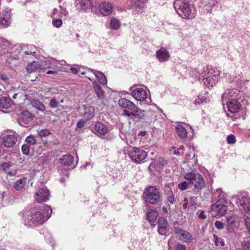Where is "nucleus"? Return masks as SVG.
I'll return each mask as SVG.
<instances>
[{"mask_svg":"<svg viewBox=\"0 0 250 250\" xmlns=\"http://www.w3.org/2000/svg\"><path fill=\"white\" fill-rule=\"evenodd\" d=\"M44 210L47 212L46 218L45 219L42 213V209L38 207H35L30 209L24 216V225L27 226H32L35 225H41L46 221L52 213L51 207L48 205H44Z\"/></svg>","mask_w":250,"mask_h":250,"instance_id":"obj_1","label":"nucleus"},{"mask_svg":"<svg viewBox=\"0 0 250 250\" xmlns=\"http://www.w3.org/2000/svg\"><path fill=\"white\" fill-rule=\"evenodd\" d=\"M173 6L175 11L181 18L192 19L195 17V13L192 11L188 1L176 0L173 3Z\"/></svg>","mask_w":250,"mask_h":250,"instance_id":"obj_2","label":"nucleus"},{"mask_svg":"<svg viewBox=\"0 0 250 250\" xmlns=\"http://www.w3.org/2000/svg\"><path fill=\"white\" fill-rule=\"evenodd\" d=\"M184 178L189 184H192L194 189L200 190L205 188L206 183L203 177L199 173L194 172H187L184 174Z\"/></svg>","mask_w":250,"mask_h":250,"instance_id":"obj_3","label":"nucleus"},{"mask_svg":"<svg viewBox=\"0 0 250 250\" xmlns=\"http://www.w3.org/2000/svg\"><path fill=\"white\" fill-rule=\"evenodd\" d=\"M143 197L146 202L154 204L159 201L160 194L155 187L149 186L145 188Z\"/></svg>","mask_w":250,"mask_h":250,"instance_id":"obj_4","label":"nucleus"},{"mask_svg":"<svg viewBox=\"0 0 250 250\" xmlns=\"http://www.w3.org/2000/svg\"><path fill=\"white\" fill-rule=\"evenodd\" d=\"M147 156V154L145 150L138 147H134L129 153V157L132 162L139 164L145 160Z\"/></svg>","mask_w":250,"mask_h":250,"instance_id":"obj_5","label":"nucleus"},{"mask_svg":"<svg viewBox=\"0 0 250 250\" xmlns=\"http://www.w3.org/2000/svg\"><path fill=\"white\" fill-rule=\"evenodd\" d=\"M225 201L223 199L218 200L211 207L212 214L214 216L224 215L227 211V207L225 205Z\"/></svg>","mask_w":250,"mask_h":250,"instance_id":"obj_6","label":"nucleus"},{"mask_svg":"<svg viewBox=\"0 0 250 250\" xmlns=\"http://www.w3.org/2000/svg\"><path fill=\"white\" fill-rule=\"evenodd\" d=\"M173 231L178 236L179 240L184 243H190L193 241V237L190 233L183 229L179 227H175Z\"/></svg>","mask_w":250,"mask_h":250,"instance_id":"obj_7","label":"nucleus"},{"mask_svg":"<svg viewBox=\"0 0 250 250\" xmlns=\"http://www.w3.org/2000/svg\"><path fill=\"white\" fill-rule=\"evenodd\" d=\"M11 17V10L8 8L5 9L0 16V28H4L9 25Z\"/></svg>","mask_w":250,"mask_h":250,"instance_id":"obj_8","label":"nucleus"},{"mask_svg":"<svg viewBox=\"0 0 250 250\" xmlns=\"http://www.w3.org/2000/svg\"><path fill=\"white\" fill-rule=\"evenodd\" d=\"M14 106L13 102L9 97H2L0 98V110L8 112Z\"/></svg>","mask_w":250,"mask_h":250,"instance_id":"obj_9","label":"nucleus"},{"mask_svg":"<svg viewBox=\"0 0 250 250\" xmlns=\"http://www.w3.org/2000/svg\"><path fill=\"white\" fill-rule=\"evenodd\" d=\"M49 196V191L46 188H40L35 194V199L39 203L46 202Z\"/></svg>","mask_w":250,"mask_h":250,"instance_id":"obj_10","label":"nucleus"},{"mask_svg":"<svg viewBox=\"0 0 250 250\" xmlns=\"http://www.w3.org/2000/svg\"><path fill=\"white\" fill-rule=\"evenodd\" d=\"M132 92V96L137 101H143L147 98V93L145 90L142 88H137L133 90V87L129 89Z\"/></svg>","mask_w":250,"mask_h":250,"instance_id":"obj_11","label":"nucleus"},{"mask_svg":"<svg viewBox=\"0 0 250 250\" xmlns=\"http://www.w3.org/2000/svg\"><path fill=\"white\" fill-rule=\"evenodd\" d=\"M240 91L236 88L226 90L222 96L223 104H224L225 101H229V99H236Z\"/></svg>","mask_w":250,"mask_h":250,"instance_id":"obj_12","label":"nucleus"},{"mask_svg":"<svg viewBox=\"0 0 250 250\" xmlns=\"http://www.w3.org/2000/svg\"><path fill=\"white\" fill-rule=\"evenodd\" d=\"M144 120L146 123L148 124L151 128H156L157 126L154 125L155 123L158 122L156 117V113L154 111H148L146 116H145Z\"/></svg>","mask_w":250,"mask_h":250,"instance_id":"obj_13","label":"nucleus"},{"mask_svg":"<svg viewBox=\"0 0 250 250\" xmlns=\"http://www.w3.org/2000/svg\"><path fill=\"white\" fill-rule=\"evenodd\" d=\"M92 131L96 134L104 135L108 132V129L107 126L100 122H97L95 123Z\"/></svg>","mask_w":250,"mask_h":250,"instance_id":"obj_14","label":"nucleus"},{"mask_svg":"<svg viewBox=\"0 0 250 250\" xmlns=\"http://www.w3.org/2000/svg\"><path fill=\"white\" fill-rule=\"evenodd\" d=\"M229 111L231 113H236L239 111L241 104L236 99H229V101H226Z\"/></svg>","mask_w":250,"mask_h":250,"instance_id":"obj_15","label":"nucleus"},{"mask_svg":"<svg viewBox=\"0 0 250 250\" xmlns=\"http://www.w3.org/2000/svg\"><path fill=\"white\" fill-rule=\"evenodd\" d=\"M15 50L14 52L23 55H31L36 53V51L33 50H29L28 46L25 44H16L15 46Z\"/></svg>","mask_w":250,"mask_h":250,"instance_id":"obj_16","label":"nucleus"},{"mask_svg":"<svg viewBox=\"0 0 250 250\" xmlns=\"http://www.w3.org/2000/svg\"><path fill=\"white\" fill-rule=\"evenodd\" d=\"M100 11L104 16H108L111 14L113 10L112 5L109 2L104 1L99 6Z\"/></svg>","mask_w":250,"mask_h":250,"instance_id":"obj_17","label":"nucleus"},{"mask_svg":"<svg viewBox=\"0 0 250 250\" xmlns=\"http://www.w3.org/2000/svg\"><path fill=\"white\" fill-rule=\"evenodd\" d=\"M169 227L167 220L164 217L159 218L158 221V231L161 235H164L167 232Z\"/></svg>","mask_w":250,"mask_h":250,"instance_id":"obj_18","label":"nucleus"},{"mask_svg":"<svg viewBox=\"0 0 250 250\" xmlns=\"http://www.w3.org/2000/svg\"><path fill=\"white\" fill-rule=\"evenodd\" d=\"M176 131L177 135L181 138L185 139L187 138L188 139H190L191 138L190 134H189V135H188V133H189V131H188V129L181 124H178L177 125L176 127Z\"/></svg>","mask_w":250,"mask_h":250,"instance_id":"obj_19","label":"nucleus"},{"mask_svg":"<svg viewBox=\"0 0 250 250\" xmlns=\"http://www.w3.org/2000/svg\"><path fill=\"white\" fill-rule=\"evenodd\" d=\"M156 56L160 62H166L170 57L169 52L164 48H161L157 50Z\"/></svg>","mask_w":250,"mask_h":250,"instance_id":"obj_20","label":"nucleus"},{"mask_svg":"<svg viewBox=\"0 0 250 250\" xmlns=\"http://www.w3.org/2000/svg\"><path fill=\"white\" fill-rule=\"evenodd\" d=\"M59 160L60 163L65 166L72 165L73 167H75V165L73 164L74 157L70 154L63 155Z\"/></svg>","mask_w":250,"mask_h":250,"instance_id":"obj_21","label":"nucleus"},{"mask_svg":"<svg viewBox=\"0 0 250 250\" xmlns=\"http://www.w3.org/2000/svg\"><path fill=\"white\" fill-rule=\"evenodd\" d=\"M17 141V138L15 135H8L3 139V145L5 147H11L13 146Z\"/></svg>","mask_w":250,"mask_h":250,"instance_id":"obj_22","label":"nucleus"},{"mask_svg":"<svg viewBox=\"0 0 250 250\" xmlns=\"http://www.w3.org/2000/svg\"><path fill=\"white\" fill-rule=\"evenodd\" d=\"M118 103L121 106L127 108L131 111H132L136 106L133 103L125 98H122L120 99Z\"/></svg>","mask_w":250,"mask_h":250,"instance_id":"obj_23","label":"nucleus"},{"mask_svg":"<svg viewBox=\"0 0 250 250\" xmlns=\"http://www.w3.org/2000/svg\"><path fill=\"white\" fill-rule=\"evenodd\" d=\"M89 71L92 72L97 77L99 82L102 84H106L107 83V79L104 73L99 71H97L91 68H88Z\"/></svg>","mask_w":250,"mask_h":250,"instance_id":"obj_24","label":"nucleus"},{"mask_svg":"<svg viewBox=\"0 0 250 250\" xmlns=\"http://www.w3.org/2000/svg\"><path fill=\"white\" fill-rule=\"evenodd\" d=\"M85 112L83 114L84 120L88 121L94 116L95 108L92 106L83 105Z\"/></svg>","mask_w":250,"mask_h":250,"instance_id":"obj_25","label":"nucleus"},{"mask_svg":"<svg viewBox=\"0 0 250 250\" xmlns=\"http://www.w3.org/2000/svg\"><path fill=\"white\" fill-rule=\"evenodd\" d=\"M203 82L205 85H209L212 87L218 83V76L216 75L209 76L206 78H204Z\"/></svg>","mask_w":250,"mask_h":250,"instance_id":"obj_26","label":"nucleus"},{"mask_svg":"<svg viewBox=\"0 0 250 250\" xmlns=\"http://www.w3.org/2000/svg\"><path fill=\"white\" fill-rule=\"evenodd\" d=\"M240 204L245 210H250V199L246 194L242 195L240 199Z\"/></svg>","mask_w":250,"mask_h":250,"instance_id":"obj_27","label":"nucleus"},{"mask_svg":"<svg viewBox=\"0 0 250 250\" xmlns=\"http://www.w3.org/2000/svg\"><path fill=\"white\" fill-rule=\"evenodd\" d=\"M144 110L138 107L137 106L131 111L132 116L134 117L135 119H137L138 120L143 119L145 117L144 113Z\"/></svg>","mask_w":250,"mask_h":250,"instance_id":"obj_28","label":"nucleus"},{"mask_svg":"<svg viewBox=\"0 0 250 250\" xmlns=\"http://www.w3.org/2000/svg\"><path fill=\"white\" fill-rule=\"evenodd\" d=\"M39 68L43 69L41 64L38 62L33 61L29 64L26 67V71L28 73H31L37 70Z\"/></svg>","mask_w":250,"mask_h":250,"instance_id":"obj_29","label":"nucleus"},{"mask_svg":"<svg viewBox=\"0 0 250 250\" xmlns=\"http://www.w3.org/2000/svg\"><path fill=\"white\" fill-rule=\"evenodd\" d=\"M158 214V212L155 209H150L148 210L146 214L147 218L151 224L154 222Z\"/></svg>","mask_w":250,"mask_h":250,"instance_id":"obj_30","label":"nucleus"},{"mask_svg":"<svg viewBox=\"0 0 250 250\" xmlns=\"http://www.w3.org/2000/svg\"><path fill=\"white\" fill-rule=\"evenodd\" d=\"M89 3L90 2L88 0H75L76 6L84 10L88 8Z\"/></svg>","mask_w":250,"mask_h":250,"instance_id":"obj_31","label":"nucleus"},{"mask_svg":"<svg viewBox=\"0 0 250 250\" xmlns=\"http://www.w3.org/2000/svg\"><path fill=\"white\" fill-rule=\"evenodd\" d=\"M95 91L98 99L102 100L104 97V91L97 83H94L93 85Z\"/></svg>","mask_w":250,"mask_h":250,"instance_id":"obj_32","label":"nucleus"},{"mask_svg":"<svg viewBox=\"0 0 250 250\" xmlns=\"http://www.w3.org/2000/svg\"><path fill=\"white\" fill-rule=\"evenodd\" d=\"M30 104L32 106L35 107L38 110L42 111H44L45 110V106L42 102L39 100H32L31 101Z\"/></svg>","mask_w":250,"mask_h":250,"instance_id":"obj_33","label":"nucleus"},{"mask_svg":"<svg viewBox=\"0 0 250 250\" xmlns=\"http://www.w3.org/2000/svg\"><path fill=\"white\" fill-rule=\"evenodd\" d=\"M25 183V179H20L14 183L13 188L17 190H21L24 187Z\"/></svg>","mask_w":250,"mask_h":250,"instance_id":"obj_34","label":"nucleus"},{"mask_svg":"<svg viewBox=\"0 0 250 250\" xmlns=\"http://www.w3.org/2000/svg\"><path fill=\"white\" fill-rule=\"evenodd\" d=\"M165 186L169 188L168 190H165L167 199L170 204H173L175 202V198L173 195V191L169 188V187L168 185H166Z\"/></svg>","mask_w":250,"mask_h":250,"instance_id":"obj_35","label":"nucleus"},{"mask_svg":"<svg viewBox=\"0 0 250 250\" xmlns=\"http://www.w3.org/2000/svg\"><path fill=\"white\" fill-rule=\"evenodd\" d=\"M121 26L120 21L116 18H113L110 21L111 28L113 30H118Z\"/></svg>","mask_w":250,"mask_h":250,"instance_id":"obj_36","label":"nucleus"},{"mask_svg":"<svg viewBox=\"0 0 250 250\" xmlns=\"http://www.w3.org/2000/svg\"><path fill=\"white\" fill-rule=\"evenodd\" d=\"M25 142L27 144L26 145L28 146H32L35 145L36 143L35 137L32 135H30L27 136L25 139Z\"/></svg>","mask_w":250,"mask_h":250,"instance_id":"obj_37","label":"nucleus"},{"mask_svg":"<svg viewBox=\"0 0 250 250\" xmlns=\"http://www.w3.org/2000/svg\"><path fill=\"white\" fill-rule=\"evenodd\" d=\"M52 24L54 26L57 28H59L61 27L62 24V21L61 18L59 17L57 18V17L55 18H52Z\"/></svg>","mask_w":250,"mask_h":250,"instance_id":"obj_38","label":"nucleus"},{"mask_svg":"<svg viewBox=\"0 0 250 250\" xmlns=\"http://www.w3.org/2000/svg\"><path fill=\"white\" fill-rule=\"evenodd\" d=\"M39 135L41 137H45L50 134V131L47 129H41L37 131Z\"/></svg>","mask_w":250,"mask_h":250,"instance_id":"obj_39","label":"nucleus"},{"mask_svg":"<svg viewBox=\"0 0 250 250\" xmlns=\"http://www.w3.org/2000/svg\"><path fill=\"white\" fill-rule=\"evenodd\" d=\"M242 250H250V242L249 241H243L241 242Z\"/></svg>","mask_w":250,"mask_h":250,"instance_id":"obj_40","label":"nucleus"},{"mask_svg":"<svg viewBox=\"0 0 250 250\" xmlns=\"http://www.w3.org/2000/svg\"><path fill=\"white\" fill-rule=\"evenodd\" d=\"M19 56L17 54L12 55L10 54L7 57L6 61L8 63H11L13 60H19Z\"/></svg>","mask_w":250,"mask_h":250,"instance_id":"obj_41","label":"nucleus"},{"mask_svg":"<svg viewBox=\"0 0 250 250\" xmlns=\"http://www.w3.org/2000/svg\"><path fill=\"white\" fill-rule=\"evenodd\" d=\"M59 104V102L56 100V99L55 98H53L51 99L50 100V102L49 103V106L52 108H56Z\"/></svg>","mask_w":250,"mask_h":250,"instance_id":"obj_42","label":"nucleus"},{"mask_svg":"<svg viewBox=\"0 0 250 250\" xmlns=\"http://www.w3.org/2000/svg\"><path fill=\"white\" fill-rule=\"evenodd\" d=\"M30 147L29 146L26 144L22 145L21 147V151L23 154L25 155H28L29 153Z\"/></svg>","mask_w":250,"mask_h":250,"instance_id":"obj_43","label":"nucleus"},{"mask_svg":"<svg viewBox=\"0 0 250 250\" xmlns=\"http://www.w3.org/2000/svg\"><path fill=\"white\" fill-rule=\"evenodd\" d=\"M236 139L234 135L230 134L227 137V142L229 144H233L235 143Z\"/></svg>","mask_w":250,"mask_h":250,"instance_id":"obj_44","label":"nucleus"},{"mask_svg":"<svg viewBox=\"0 0 250 250\" xmlns=\"http://www.w3.org/2000/svg\"><path fill=\"white\" fill-rule=\"evenodd\" d=\"M60 9L59 10L60 11L59 13V17L62 18V16H66L68 14V12L66 10V9L64 8H63L62 6H60L59 7Z\"/></svg>","mask_w":250,"mask_h":250,"instance_id":"obj_45","label":"nucleus"},{"mask_svg":"<svg viewBox=\"0 0 250 250\" xmlns=\"http://www.w3.org/2000/svg\"><path fill=\"white\" fill-rule=\"evenodd\" d=\"M178 188L181 190H184L188 188V182L184 181L178 184Z\"/></svg>","mask_w":250,"mask_h":250,"instance_id":"obj_46","label":"nucleus"},{"mask_svg":"<svg viewBox=\"0 0 250 250\" xmlns=\"http://www.w3.org/2000/svg\"><path fill=\"white\" fill-rule=\"evenodd\" d=\"M87 122V121L85 120H80L77 124V127L81 129L84 126Z\"/></svg>","mask_w":250,"mask_h":250,"instance_id":"obj_47","label":"nucleus"},{"mask_svg":"<svg viewBox=\"0 0 250 250\" xmlns=\"http://www.w3.org/2000/svg\"><path fill=\"white\" fill-rule=\"evenodd\" d=\"M60 11L59 9L57 8H54L52 12V13L50 15V17L51 18H56V15H57L56 17H59V13Z\"/></svg>","mask_w":250,"mask_h":250,"instance_id":"obj_48","label":"nucleus"},{"mask_svg":"<svg viewBox=\"0 0 250 250\" xmlns=\"http://www.w3.org/2000/svg\"><path fill=\"white\" fill-rule=\"evenodd\" d=\"M214 226L217 229H223L224 227L223 223L220 221H215L214 223Z\"/></svg>","mask_w":250,"mask_h":250,"instance_id":"obj_49","label":"nucleus"},{"mask_svg":"<svg viewBox=\"0 0 250 250\" xmlns=\"http://www.w3.org/2000/svg\"><path fill=\"white\" fill-rule=\"evenodd\" d=\"M1 166L4 170L8 169L11 166V162H5L1 164Z\"/></svg>","mask_w":250,"mask_h":250,"instance_id":"obj_50","label":"nucleus"},{"mask_svg":"<svg viewBox=\"0 0 250 250\" xmlns=\"http://www.w3.org/2000/svg\"><path fill=\"white\" fill-rule=\"evenodd\" d=\"M226 219L229 226L232 225L234 222V218L232 216H227Z\"/></svg>","mask_w":250,"mask_h":250,"instance_id":"obj_51","label":"nucleus"},{"mask_svg":"<svg viewBox=\"0 0 250 250\" xmlns=\"http://www.w3.org/2000/svg\"><path fill=\"white\" fill-rule=\"evenodd\" d=\"M142 2L141 0H136L134 2V6L138 9H140L142 7Z\"/></svg>","mask_w":250,"mask_h":250,"instance_id":"obj_52","label":"nucleus"},{"mask_svg":"<svg viewBox=\"0 0 250 250\" xmlns=\"http://www.w3.org/2000/svg\"><path fill=\"white\" fill-rule=\"evenodd\" d=\"M177 250H186V247L180 244H178L176 246Z\"/></svg>","mask_w":250,"mask_h":250,"instance_id":"obj_53","label":"nucleus"},{"mask_svg":"<svg viewBox=\"0 0 250 250\" xmlns=\"http://www.w3.org/2000/svg\"><path fill=\"white\" fill-rule=\"evenodd\" d=\"M184 203L182 205L183 208L184 209H186L188 208V200L187 198L185 197L184 198L183 200Z\"/></svg>","mask_w":250,"mask_h":250,"instance_id":"obj_54","label":"nucleus"},{"mask_svg":"<svg viewBox=\"0 0 250 250\" xmlns=\"http://www.w3.org/2000/svg\"><path fill=\"white\" fill-rule=\"evenodd\" d=\"M199 218L201 219H205L206 218V216L205 214L204 211L202 210L201 211L199 215Z\"/></svg>","mask_w":250,"mask_h":250,"instance_id":"obj_55","label":"nucleus"},{"mask_svg":"<svg viewBox=\"0 0 250 250\" xmlns=\"http://www.w3.org/2000/svg\"><path fill=\"white\" fill-rule=\"evenodd\" d=\"M124 115L127 117L132 116L131 111L129 112L128 110H127L126 109H124Z\"/></svg>","mask_w":250,"mask_h":250,"instance_id":"obj_56","label":"nucleus"},{"mask_svg":"<svg viewBox=\"0 0 250 250\" xmlns=\"http://www.w3.org/2000/svg\"><path fill=\"white\" fill-rule=\"evenodd\" d=\"M213 238L214 239V242L216 246H218L219 242V238L216 234L213 235Z\"/></svg>","mask_w":250,"mask_h":250,"instance_id":"obj_57","label":"nucleus"},{"mask_svg":"<svg viewBox=\"0 0 250 250\" xmlns=\"http://www.w3.org/2000/svg\"><path fill=\"white\" fill-rule=\"evenodd\" d=\"M246 226L247 227V229L249 231V233L250 234V222H249L248 221H245Z\"/></svg>","mask_w":250,"mask_h":250,"instance_id":"obj_58","label":"nucleus"},{"mask_svg":"<svg viewBox=\"0 0 250 250\" xmlns=\"http://www.w3.org/2000/svg\"><path fill=\"white\" fill-rule=\"evenodd\" d=\"M71 72L73 73V74H76L78 71V70L77 69V68H74V67H72L71 68Z\"/></svg>","mask_w":250,"mask_h":250,"instance_id":"obj_59","label":"nucleus"},{"mask_svg":"<svg viewBox=\"0 0 250 250\" xmlns=\"http://www.w3.org/2000/svg\"><path fill=\"white\" fill-rule=\"evenodd\" d=\"M15 174H16L15 171H10L7 172V175H10V176H14L15 175Z\"/></svg>","mask_w":250,"mask_h":250,"instance_id":"obj_60","label":"nucleus"},{"mask_svg":"<svg viewBox=\"0 0 250 250\" xmlns=\"http://www.w3.org/2000/svg\"><path fill=\"white\" fill-rule=\"evenodd\" d=\"M56 73H57V71H53V70H48L46 72V74H56Z\"/></svg>","mask_w":250,"mask_h":250,"instance_id":"obj_61","label":"nucleus"},{"mask_svg":"<svg viewBox=\"0 0 250 250\" xmlns=\"http://www.w3.org/2000/svg\"><path fill=\"white\" fill-rule=\"evenodd\" d=\"M0 77H1V79L4 81L7 80L8 79L7 76H6L5 75H4L3 74L1 75Z\"/></svg>","mask_w":250,"mask_h":250,"instance_id":"obj_62","label":"nucleus"},{"mask_svg":"<svg viewBox=\"0 0 250 250\" xmlns=\"http://www.w3.org/2000/svg\"><path fill=\"white\" fill-rule=\"evenodd\" d=\"M28 46L29 47V50H33L35 51V47L34 45H29Z\"/></svg>","mask_w":250,"mask_h":250,"instance_id":"obj_63","label":"nucleus"},{"mask_svg":"<svg viewBox=\"0 0 250 250\" xmlns=\"http://www.w3.org/2000/svg\"><path fill=\"white\" fill-rule=\"evenodd\" d=\"M174 154L177 155H180L178 150H175L174 151Z\"/></svg>","mask_w":250,"mask_h":250,"instance_id":"obj_64","label":"nucleus"}]
</instances>
